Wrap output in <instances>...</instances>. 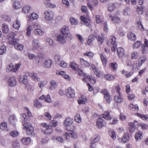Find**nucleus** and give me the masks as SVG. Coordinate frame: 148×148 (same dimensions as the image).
<instances>
[{
  "label": "nucleus",
  "instance_id": "nucleus-33",
  "mask_svg": "<svg viewBox=\"0 0 148 148\" xmlns=\"http://www.w3.org/2000/svg\"><path fill=\"white\" fill-rule=\"evenodd\" d=\"M12 147L13 148H20V144L19 141L17 140L13 141L12 143Z\"/></svg>",
  "mask_w": 148,
  "mask_h": 148
},
{
  "label": "nucleus",
  "instance_id": "nucleus-40",
  "mask_svg": "<svg viewBox=\"0 0 148 148\" xmlns=\"http://www.w3.org/2000/svg\"><path fill=\"white\" fill-rule=\"evenodd\" d=\"M116 7L114 3H110L108 6V10L112 12L115 9Z\"/></svg>",
  "mask_w": 148,
  "mask_h": 148
},
{
  "label": "nucleus",
  "instance_id": "nucleus-5",
  "mask_svg": "<svg viewBox=\"0 0 148 148\" xmlns=\"http://www.w3.org/2000/svg\"><path fill=\"white\" fill-rule=\"evenodd\" d=\"M60 32L61 34L71 39L72 38V36L70 33L69 27L68 25L63 26L60 30Z\"/></svg>",
  "mask_w": 148,
  "mask_h": 148
},
{
  "label": "nucleus",
  "instance_id": "nucleus-28",
  "mask_svg": "<svg viewBox=\"0 0 148 148\" xmlns=\"http://www.w3.org/2000/svg\"><path fill=\"white\" fill-rule=\"evenodd\" d=\"M77 101L79 104H84L87 101V99L86 97L82 96L81 97L77 100Z\"/></svg>",
  "mask_w": 148,
  "mask_h": 148
},
{
  "label": "nucleus",
  "instance_id": "nucleus-19",
  "mask_svg": "<svg viewBox=\"0 0 148 148\" xmlns=\"http://www.w3.org/2000/svg\"><path fill=\"white\" fill-rule=\"evenodd\" d=\"M143 138V133L141 131H139L135 134V138L137 141L141 140Z\"/></svg>",
  "mask_w": 148,
  "mask_h": 148
},
{
  "label": "nucleus",
  "instance_id": "nucleus-55",
  "mask_svg": "<svg viewBox=\"0 0 148 148\" xmlns=\"http://www.w3.org/2000/svg\"><path fill=\"white\" fill-rule=\"evenodd\" d=\"M109 120H110V123L112 124H116L118 122L117 119L114 117H111V119Z\"/></svg>",
  "mask_w": 148,
  "mask_h": 148
},
{
  "label": "nucleus",
  "instance_id": "nucleus-57",
  "mask_svg": "<svg viewBox=\"0 0 148 148\" xmlns=\"http://www.w3.org/2000/svg\"><path fill=\"white\" fill-rule=\"evenodd\" d=\"M60 66L62 67L66 68L68 66L67 63L64 60H62L59 63Z\"/></svg>",
  "mask_w": 148,
  "mask_h": 148
},
{
  "label": "nucleus",
  "instance_id": "nucleus-41",
  "mask_svg": "<svg viewBox=\"0 0 148 148\" xmlns=\"http://www.w3.org/2000/svg\"><path fill=\"white\" fill-rule=\"evenodd\" d=\"M0 128L3 130L5 131H8L7 124L5 122H3L1 123L0 125Z\"/></svg>",
  "mask_w": 148,
  "mask_h": 148
},
{
  "label": "nucleus",
  "instance_id": "nucleus-2",
  "mask_svg": "<svg viewBox=\"0 0 148 148\" xmlns=\"http://www.w3.org/2000/svg\"><path fill=\"white\" fill-rule=\"evenodd\" d=\"M72 130H69L68 131L66 132L64 135V136L67 140H69L71 138L76 139L77 137V134L73 130L75 129V127L73 125L71 126Z\"/></svg>",
  "mask_w": 148,
  "mask_h": 148
},
{
  "label": "nucleus",
  "instance_id": "nucleus-47",
  "mask_svg": "<svg viewBox=\"0 0 148 148\" xmlns=\"http://www.w3.org/2000/svg\"><path fill=\"white\" fill-rule=\"evenodd\" d=\"M109 134L111 138L113 140H115L116 138V136L115 132L113 130H110Z\"/></svg>",
  "mask_w": 148,
  "mask_h": 148
},
{
  "label": "nucleus",
  "instance_id": "nucleus-52",
  "mask_svg": "<svg viewBox=\"0 0 148 148\" xmlns=\"http://www.w3.org/2000/svg\"><path fill=\"white\" fill-rule=\"evenodd\" d=\"M136 115L140 118L143 120H147L148 119V115H143L138 113H136Z\"/></svg>",
  "mask_w": 148,
  "mask_h": 148
},
{
  "label": "nucleus",
  "instance_id": "nucleus-7",
  "mask_svg": "<svg viewBox=\"0 0 148 148\" xmlns=\"http://www.w3.org/2000/svg\"><path fill=\"white\" fill-rule=\"evenodd\" d=\"M71 39L67 36H65L61 34L58 35L57 37V41L62 44L65 43L67 40H71Z\"/></svg>",
  "mask_w": 148,
  "mask_h": 148
},
{
  "label": "nucleus",
  "instance_id": "nucleus-29",
  "mask_svg": "<svg viewBox=\"0 0 148 148\" xmlns=\"http://www.w3.org/2000/svg\"><path fill=\"white\" fill-rule=\"evenodd\" d=\"M74 119L76 122L78 123H81L82 121V118L80 114L79 113H77L76 114L75 116Z\"/></svg>",
  "mask_w": 148,
  "mask_h": 148
},
{
  "label": "nucleus",
  "instance_id": "nucleus-25",
  "mask_svg": "<svg viewBox=\"0 0 148 148\" xmlns=\"http://www.w3.org/2000/svg\"><path fill=\"white\" fill-rule=\"evenodd\" d=\"M128 38L132 41H134L136 39V35L132 32H129L127 34Z\"/></svg>",
  "mask_w": 148,
  "mask_h": 148
},
{
  "label": "nucleus",
  "instance_id": "nucleus-63",
  "mask_svg": "<svg viewBox=\"0 0 148 148\" xmlns=\"http://www.w3.org/2000/svg\"><path fill=\"white\" fill-rule=\"evenodd\" d=\"M130 11L129 8H125L124 10L123 14L125 16H128L130 14Z\"/></svg>",
  "mask_w": 148,
  "mask_h": 148
},
{
  "label": "nucleus",
  "instance_id": "nucleus-30",
  "mask_svg": "<svg viewBox=\"0 0 148 148\" xmlns=\"http://www.w3.org/2000/svg\"><path fill=\"white\" fill-rule=\"evenodd\" d=\"M80 19L84 22L85 25L87 26H89L90 22V21L89 19L82 16H81Z\"/></svg>",
  "mask_w": 148,
  "mask_h": 148
},
{
  "label": "nucleus",
  "instance_id": "nucleus-9",
  "mask_svg": "<svg viewBox=\"0 0 148 148\" xmlns=\"http://www.w3.org/2000/svg\"><path fill=\"white\" fill-rule=\"evenodd\" d=\"M106 123L104 120L102 118H99L97 119L96 122V126L99 129H101L103 127L105 126Z\"/></svg>",
  "mask_w": 148,
  "mask_h": 148
},
{
  "label": "nucleus",
  "instance_id": "nucleus-12",
  "mask_svg": "<svg viewBox=\"0 0 148 148\" xmlns=\"http://www.w3.org/2000/svg\"><path fill=\"white\" fill-rule=\"evenodd\" d=\"M40 42L38 39H34L32 42V46L33 50H36L38 49L40 47Z\"/></svg>",
  "mask_w": 148,
  "mask_h": 148
},
{
  "label": "nucleus",
  "instance_id": "nucleus-38",
  "mask_svg": "<svg viewBox=\"0 0 148 148\" xmlns=\"http://www.w3.org/2000/svg\"><path fill=\"white\" fill-rule=\"evenodd\" d=\"M53 131L51 127H49L48 128L44 129L42 132L45 134H48L51 133Z\"/></svg>",
  "mask_w": 148,
  "mask_h": 148
},
{
  "label": "nucleus",
  "instance_id": "nucleus-20",
  "mask_svg": "<svg viewBox=\"0 0 148 148\" xmlns=\"http://www.w3.org/2000/svg\"><path fill=\"white\" fill-rule=\"evenodd\" d=\"M117 55L120 58H122L124 55V50L121 47L117 48Z\"/></svg>",
  "mask_w": 148,
  "mask_h": 148
},
{
  "label": "nucleus",
  "instance_id": "nucleus-13",
  "mask_svg": "<svg viewBox=\"0 0 148 148\" xmlns=\"http://www.w3.org/2000/svg\"><path fill=\"white\" fill-rule=\"evenodd\" d=\"M119 141L123 143H126L128 142L130 140V136L128 133L124 134L122 138L119 139Z\"/></svg>",
  "mask_w": 148,
  "mask_h": 148
},
{
  "label": "nucleus",
  "instance_id": "nucleus-18",
  "mask_svg": "<svg viewBox=\"0 0 148 148\" xmlns=\"http://www.w3.org/2000/svg\"><path fill=\"white\" fill-rule=\"evenodd\" d=\"M52 63V62L51 60L48 59L45 60L44 62L42 64V65L45 68H49L51 67Z\"/></svg>",
  "mask_w": 148,
  "mask_h": 148
},
{
  "label": "nucleus",
  "instance_id": "nucleus-15",
  "mask_svg": "<svg viewBox=\"0 0 148 148\" xmlns=\"http://www.w3.org/2000/svg\"><path fill=\"white\" fill-rule=\"evenodd\" d=\"M31 140V139L29 137H24L21 139L20 141L22 144L27 145L30 143Z\"/></svg>",
  "mask_w": 148,
  "mask_h": 148
},
{
  "label": "nucleus",
  "instance_id": "nucleus-14",
  "mask_svg": "<svg viewBox=\"0 0 148 148\" xmlns=\"http://www.w3.org/2000/svg\"><path fill=\"white\" fill-rule=\"evenodd\" d=\"M109 18L114 23H118L121 21L120 18L116 16H113L112 15H110Z\"/></svg>",
  "mask_w": 148,
  "mask_h": 148
},
{
  "label": "nucleus",
  "instance_id": "nucleus-45",
  "mask_svg": "<svg viewBox=\"0 0 148 148\" xmlns=\"http://www.w3.org/2000/svg\"><path fill=\"white\" fill-rule=\"evenodd\" d=\"M14 66L12 63H10L7 66L6 70L8 72H9L12 71H14Z\"/></svg>",
  "mask_w": 148,
  "mask_h": 148
},
{
  "label": "nucleus",
  "instance_id": "nucleus-61",
  "mask_svg": "<svg viewBox=\"0 0 148 148\" xmlns=\"http://www.w3.org/2000/svg\"><path fill=\"white\" fill-rule=\"evenodd\" d=\"M19 134L18 132L16 131H13L10 133V135L14 137H17Z\"/></svg>",
  "mask_w": 148,
  "mask_h": 148
},
{
  "label": "nucleus",
  "instance_id": "nucleus-54",
  "mask_svg": "<svg viewBox=\"0 0 148 148\" xmlns=\"http://www.w3.org/2000/svg\"><path fill=\"white\" fill-rule=\"evenodd\" d=\"M110 66L113 70H116L117 67V64L116 62H114L110 64Z\"/></svg>",
  "mask_w": 148,
  "mask_h": 148
},
{
  "label": "nucleus",
  "instance_id": "nucleus-64",
  "mask_svg": "<svg viewBox=\"0 0 148 148\" xmlns=\"http://www.w3.org/2000/svg\"><path fill=\"white\" fill-rule=\"evenodd\" d=\"M37 56L40 59H42L45 58V55L42 52H40L37 53Z\"/></svg>",
  "mask_w": 148,
  "mask_h": 148
},
{
  "label": "nucleus",
  "instance_id": "nucleus-1",
  "mask_svg": "<svg viewBox=\"0 0 148 148\" xmlns=\"http://www.w3.org/2000/svg\"><path fill=\"white\" fill-rule=\"evenodd\" d=\"M40 25L37 22H34L32 25H31L28 23L26 29V34L27 36H29L32 31V33L36 35L42 36L44 34L45 32L41 28Z\"/></svg>",
  "mask_w": 148,
  "mask_h": 148
},
{
  "label": "nucleus",
  "instance_id": "nucleus-17",
  "mask_svg": "<svg viewBox=\"0 0 148 148\" xmlns=\"http://www.w3.org/2000/svg\"><path fill=\"white\" fill-rule=\"evenodd\" d=\"M73 122V119L70 117L66 118L64 122V124L66 127L72 124Z\"/></svg>",
  "mask_w": 148,
  "mask_h": 148
},
{
  "label": "nucleus",
  "instance_id": "nucleus-22",
  "mask_svg": "<svg viewBox=\"0 0 148 148\" xmlns=\"http://www.w3.org/2000/svg\"><path fill=\"white\" fill-rule=\"evenodd\" d=\"M69 22L70 24L73 26L76 25L78 24L79 21L75 18L71 17L69 19Z\"/></svg>",
  "mask_w": 148,
  "mask_h": 148
},
{
  "label": "nucleus",
  "instance_id": "nucleus-50",
  "mask_svg": "<svg viewBox=\"0 0 148 148\" xmlns=\"http://www.w3.org/2000/svg\"><path fill=\"white\" fill-rule=\"evenodd\" d=\"M94 74L98 77H99L103 75L102 72L96 69L94 71Z\"/></svg>",
  "mask_w": 148,
  "mask_h": 148
},
{
  "label": "nucleus",
  "instance_id": "nucleus-53",
  "mask_svg": "<svg viewBox=\"0 0 148 148\" xmlns=\"http://www.w3.org/2000/svg\"><path fill=\"white\" fill-rule=\"evenodd\" d=\"M15 48L18 50H22L24 46L22 44L17 43L15 45Z\"/></svg>",
  "mask_w": 148,
  "mask_h": 148
},
{
  "label": "nucleus",
  "instance_id": "nucleus-46",
  "mask_svg": "<svg viewBox=\"0 0 148 148\" xmlns=\"http://www.w3.org/2000/svg\"><path fill=\"white\" fill-rule=\"evenodd\" d=\"M31 7L29 6H25L22 9L23 12L25 13H27L29 12Z\"/></svg>",
  "mask_w": 148,
  "mask_h": 148
},
{
  "label": "nucleus",
  "instance_id": "nucleus-10",
  "mask_svg": "<svg viewBox=\"0 0 148 148\" xmlns=\"http://www.w3.org/2000/svg\"><path fill=\"white\" fill-rule=\"evenodd\" d=\"M138 125V123L136 121L133 122H130L129 123L130 131L131 132H133L136 129V127Z\"/></svg>",
  "mask_w": 148,
  "mask_h": 148
},
{
  "label": "nucleus",
  "instance_id": "nucleus-43",
  "mask_svg": "<svg viewBox=\"0 0 148 148\" xmlns=\"http://www.w3.org/2000/svg\"><path fill=\"white\" fill-rule=\"evenodd\" d=\"M2 31L5 33H7L8 32L9 28L8 26L5 23H3L2 26Z\"/></svg>",
  "mask_w": 148,
  "mask_h": 148
},
{
  "label": "nucleus",
  "instance_id": "nucleus-26",
  "mask_svg": "<svg viewBox=\"0 0 148 148\" xmlns=\"http://www.w3.org/2000/svg\"><path fill=\"white\" fill-rule=\"evenodd\" d=\"M17 121V119L16 116L14 115H12L10 116L9 118L8 122L10 123L14 124Z\"/></svg>",
  "mask_w": 148,
  "mask_h": 148
},
{
  "label": "nucleus",
  "instance_id": "nucleus-31",
  "mask_svg": "<svg viewBox=\"0 0 148 148\" xmlns=\"http://www.w3.org/2000/svg\"><path fill=\"white\" fill-rule=\"evenodd\" d=\"M111 116L110 115L109 111H107L104 112L102 114V117L106 120H109L111 119Z\"/></svg>",
  "mask_w": 148,
  "mask_h": 148
},
{
  "label": "nucleus",
  "instance_id": "nucleus-21",
  "mask_svg": "<svg viewBox=\"0 0 148 148\" xmlns=\"http://www.w3.org/2000/svg\"><path fill=\"white\" fill-rule=\"evenodd\" d=\"M19 81L21 83H23L24 84H26L28 82L27 76L26 75L21 76L19 78Z\"/></svg>",
  "mask_w": 148,
  "mask_h": 148
},
{
  "label": "nucleus",
  "instance_id": "nucleus-58",
  "mask_svg": "<svg viewBox=\"0 0 148 148\" xmlns=\"http://www.w3.org/2000/svg\"><path fill=\"white\" fill-rule=\"evenodd\" d=\"M30 18H32L34 20L37 19L38 18V15L36 13L33 12L31 14L30 16Z\"/></svg>",
  "mask_w": 148,
  "mask_h": 148
},
{
  "label": "nucleus",
  "instance_id": "nucleus-39",
  "mask_svg": "<svg viewBox=\"0 0 148 148\" xmlns=\"http://www.w3.org/2000/svg\"><path fill=\"white\" fill-rule=\"evenodd\" d=\"M46 42L47 44L50 46H54L55 43L52 39L50 38H47L46 39Z\"/></svg>",
  "mask_w": 148,
  "mask_h": 148
},
{
  "label": "nucleus",
  "instance_id": "nucleus-4",
  "mask_svg": "<svg viewBox=\"0 0 148 148\" xmlns=\"http://www.w3.org/2000/svg\"><path fill=\"white\" fill-rule=\"evenodd\" d=\"M24 128L27 130V134L28 135H31L33 136H35L34 132V129L33 127L29 123H24L23 124Z\"/></svg>",
  "mask_w": 148,
  "mask_h": 148
},
{
  "label": "nucleus",
  "instance_id": "nucleus-11",
  "mask_svg": "<svg viewBox=\"0 0 148 148\" xmlns=\"http://www.w3.org/2000/svg\"><path fill=\"white\" fill-rule=\"evenodd\" d=\"M8 84L11 87H14L15 86L16 84V81L14 76L9 77L8 78Z\"/></svg>",
  "mask_w": 148,
  "mask_h": 148
},
{
  "label": "nucleus",
  "instance_id": "nucleus-60",
  "mask_svg": "<svg viewBox=\"0 0 148 148\" xmlns=\"http://www.w3.org/2000/svg\"><path fill=\"white\" fill-rule=\"evenodd\" d=\"M105 78L107 80H112L114 79V77L110 74H106L105 75Z\"/></svg>",
  "mask_w": 148,
  "mask_h": 148
},
{
  "label": "nucleus",
  "instance_id": "nucleus-36",
  "mask_svg": "<svg viewBox=\"0 0 148 148\" xmlns=\"http://www.w3.org/2000/svg\"><path fill=\"white\" fill-rule=\"evenodd\" d=\"M114 100L117 103H120L122 102L123 101V99L121 94L116 95L114 97Z\"/></svg>",
  "mask_w": 148,
  "mask_h": 148
},
{
  "label": "nucleus",
  "instance_id": "nucleus-3",
  "mask_svg": "<svg viewBox=\"0 0 148 148\" xmlns=\"http://www.w3.org/2000/svg\"><path fill=\"white\" fill-rule=\"evenodd\" d=\"M116 38L114 36L110 37V39L107 42V44L109 47H111L112 51L115 52L117 47V44L116 42Z\"/></svg>",
  "mask_w": 148,
  "mask_h": 148
},
{
  "label": "nucleus",
  "instance_id": "nucleus-59",
  "mask_svg": "<svg viewBox=\"0 0 148 148\" xmlns=\"http://www.w3.org/2000/svg\"><path fill=\"white\" fill-rule=\"evenodd\" d=\"M70 66L73 70H76L78 68L77 64L73 62L70 63Z\"/></svg>",
  "mask_w": 148,
  "mask_h": 148
},
{
  "label": "nucleus",
  "instance_id": "nucleus-37",
  "mask_svg": "<svg viewBox=\"0 0 148 148\" xmlns=\"http://www.w3.org/2000/svg\"><path fill=\"white\" fill-rule=\"evenodd\" d=\"M100 56L102 62V64L103 66H105L106 65L107 62V60L106 59V57L105 55H103L102 53L100 54Z\"/></svg>",
  "mask_w": 148,
  "mask_h": 148
},
{
  "label": "nucleus",
  "instance_id": "nucleus-48",
  "mask_svg": "<svg viewBox=\"0 0 148 148\" xmlns=\"http://www.w3.org/2000/svg\"><path fill=\"white\" fill-rule=\"evenodd\" d=\"M104 39V37L103 35L102 34L99 35L97 38V41L99 44L102 43Z\"/></svg>",
  "mask_w": 148,
  "mask_h": 148
},
{
  "label": "nucleus",
  "instance_id": "nucleus-49",
  "mask_svg": "<svg viewBox=\"0 0 148 148\" xmlns=\"http://www.w3.org/2000/svg\"><path fill=\"white\" fill-rule=\"evenodd\" d=\"M87 78L92 84L95 83L96 81L95 77L91 75H88L87 77Z\"/></svg>",
  "mask_w": 148,
  "mask_h": 148
},
{
  "label": "nucleus",
  "instance_id": "nucleus-27",
  "mask_svg": "<svg viewBox=\"0 0 148 148\" xmlns=\"http://www.w3.org/2000/svg\"><path fill=\"white\" fill-rule=\"evenodd\" d=\"M79 61L80 64L83 67H87L89 65V62L83 58H80Z\"/></svg>",
  "mask_w": 148,
  "mask_h": 148
},
{
  "label": "nucleus",
  "instance_id": "nucleus-32",
  "mask_svg": "<svg viewBox=\"0 0 148 148\" xmlns=\"http://www.w3.org/2000/svg\"><path fill=\"white\" fill-rule=\"evenodd\" d=\"M95 39L94 36L92 35H90L88 38L87 43L88 45H90L92 44Z\"/></svg>",
  "mask_w": 148,
  "mask_h": 148
},
{
  "label": "nucleus",
  "instance_id": "nucleus-56",
  "mask_svg": "<svg viewBox=\"0 0 148 148\" xmlns=\"http://www.w3.org/2000/svg\"><path fill=\"white\" fill-rule=\"evenodd\" d=\"M129 107L130 109H132L133 108L136 111H138L139 110V108L138 106L136 104L134 106V105L132 104L131 103L129 104Z\"/></svg>",
  "mask_w": 148,
  "mask_h": 148
},
{
  "label": "nucleus",
  "instance_id": "nucleus-44",
  "mask_svg": "<svg viewBox=\"0 0 148 148\" xmlns=\"http://www.w3.org/2000/svg\"><path fill=\"white\" fill-rule=\"evenodd\" d=\"M26 117V115L25 114H21V121L23 123V124L24 123H27L26 122V121H27Z\"/></svg>",
  "mask_w": 148,
  "mask_h": 148
},
{
  "label": "nucleus",
  "instance_id": "nucleus-16",
  "mask_svg": "<svg viewBox=\"0 0 148 148\" xmlns=\"http://www.w3.org/2000/svg\"><path fill=\"white\" fill-rule=\"evenodd\" d=\"M147 59L146 57L144 55L140 56L138 59V66H141L142 64L146 61Z\"/></svg>",
  "mask_w": 148,
  "mask_h": 148
},
{
  "label": "nucleus",
  "instance_id": "nucleus-62",
  "mask_svg": "<svg viewBox=\"0 0 148 148\" xmlns=\"http://www.w3.org/2000/svg\"><path fill=\"white\" fill-rule=\"evenodd\" d=\"M28 56L30 60L36 59L37 57L35 55L30 53H28Z\"/></svg>",
  "mask_w": 148,
  "mask_h": 148
},
{
  "label": "nucleus",
  "instance_id": "nucleus-42",
  "mask_svg": "<svg viewBox=\"0 0 148 148\" xmlns=\"http://www.w3.org/2000/svg\"><path fill=\"white\" fill-rule=\"evenodd\" d=\"M47 84V81H41L38 84V86L40 88H42L45 87Z\"/></svg>",
  "mask_w": 148,
  "mask_h": 148
},
{
  "label": "nucleus",
  "instance_id": "nucleus-34",
  "mask_svg": "<svg viewBox=\"0 0 148 148\" xmlns=\"http://www.w3.org/2000/svg\"><path fill=\"white\" fill-rule=\"evenodd\" d=\"M20 22L18 20H16L13 23V27L16 29H18L20 26Z\"/></svg>",
  "mask_w": 148,
  "mask_h": 148
},
{
  "label": "nucleus",
  "instance_id": "nucleus-8",
  "mask_svg": "<svg viewBox=\"0 0 148 148\" xmlns=\"http://www.w3.org/2000/svg\"><path fill=\"white\" fill-rule=\"evenodd\" d=\"M66 95L69 98H73L75 96V92L73 89L69 87L65 91Z\"/></svg>",
  "mask_w": 148,
  "mask_h": 148
},
{
  "label": "nucleus",
  "instance_id": "nucleus-24",
  "mask_svg": "<svg viewBox=\"0 0 148 148\" xmlns=\"http://www.w3.org/2000/svg\"><path fill=\"white\" fill-rule=\"evenodd\" d=\"M18 40V39L17 38H15L14 36H11L9 38V43L10 44L12 45H14L16 44Z\"/></svg>",
  "mask_w": 148,
  "mask_h": 148
},
{
  "label": "nucleus",
  "instance_id": "nucleus-51",
  "mask_svg": "<svg viewBox=\"0 0 148 148\" xmlns=\"http://www.w3.org/2000/svg\"><path fill=\"white\" fill-rule=\"evenodd\" d=\"M6 47L4 45H2L0 48V55L4 54L6 51Z\"/></svg>",
  "mask_w": 148,
  "mask_h": 148
},
{
  "label": "nucleus",
  "instance_id": "nucleus-6",
  "mask_svg": "<svg viewBox=\"0 0 148 148\" xmlns=\"http://www.w3.org/2000/svg\"><path fill=\"white\" fill-rule=\"evenodd\" d=\"M45 19L47 21H52L53 18L54 14L53 12L51 10H46L44 12Z\"/></svg>",
  "mask_w": 148,
  "mask_h": 148
},
{
  "label": "nucleus",
  "instance_id": "nucleus-23",
  "mask_svg": "<svg viewBox=\"0 0 148 148\" xmlns=\"http://www.w3.org/2000/svg\"><path fill=\"white\" fill-rule=\"evenodd\" d=\"M32 79L35 82H39L40 80V78L37 75V74L34 72H32L30 75Z\"/></svg>",
  "mask_w": 148,
  "mask_h": 148
},
{
  "label": "nucleus",
  "instance_id": "nucleus-35",
  "mask_svg": "<svg viewBox=\"0 0 148 148\" xmlns=\"http://www.w3.org/2000/svg\"><path fill=\"white\" fill-rule=\"evenodd\" d=\"M13 6L15 9L20 8L21 7V5L19 1H15L13 3Z\"/></svg>",
  "mask_w": 148,
  "mask_h": 148
}]
</instances>
